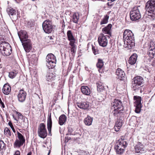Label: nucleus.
I'll list each match as a JSON object with an SVG mask.
<instances>
[{"instance_id": "nucleus-1", "label": "nucleus", "mask_w": 155, "mask_h": 155, "mask_svg": "<svg viewBox=\"0 0 155 155\" xmlns=\"http://www.w3.org/2000/svg\"><path fill=\"white\" fill-rule=\"evenodd\" d=\"M111 104L112 108L114 109L112 113L114 116L118 117L123 114L124 106L120 100L115 99L112 101Z\"/></svg>"}, {"instance_id": "nucleus-2", "label": "nucleus", "mask_w": 155, "mask_h": 155, "mask_svg": "<svg viewBox=\"0 0 155 155\" xmlns=\"http://www.w3.org/2000/svg\"><path fill=\"white\" fill-rule=\"evenodd\" d=\"M145 8V15L153 17V15H155V0H149L146 3Z\"/></svg>"}, {"instance_id": "nucleus-3", "label": "nucleus", "mask_w": 155, "mask_h": 155, "mask_svg": "<svg viewBox=\"0 0 155 155\" xmlns=\"http://www.w3.org/2000/svg\"><path fill=\"white\" fill-rule=\"evenodd\" d=\"M12 49L9 44L4 41L0 44V52L4 56H8L12 53Z\"/></svg>"}, {"instance_id": "nucleus-4", "label": "nucleus", "mask_w": 155, "mask_h": 155, "mask_svg": "<svg viewBox=\"0 0 155 155\" xmlns=\"http://www.w3.org/2000/svg\"><path fill=\"white\" fill-rule=\"evenodd\" d=\"M46 79L48 84L51 85L52 88H55L57 81L59 79L53 73L48 72L46 75Z\"/></svg>"}, {"instance_id": "nucleus-5", "label": "nucleus", "mask_w": 155, "mask_h": 155, "mask_svg": "<svg viewBox=\"0 0 155 155\" xmlns=\"http://www.w3.org/2000/svg\"><path fill=\"white\" fill-rule=\"evenodd\" d=\"M46 65L49 69H53L55 66L56 60L55 56L52 54H48L46 57Z\"/></svg>"}, {"instance_id": "nucleus-6", "label": "nucleus", "mask_w": 155, "mask_h": 155, "mask_svg": "<svg viewBox=\"0 0 155 155\" xmlns=\"http://www.w3.org/2000/svg\"><path fill=\"white\" fill-rule=\"evenodd\" d=\"M68 41H70L71 53L74 56L76 51L77 46L75 44L76 39L74 37L71 31L68 30Z\"/></svg>"}, {"instance_id": "nucleus-7", "label": "nucleus", "mask_w": 155, "mask_h": 155, "mask_svg": "<svg viewBox=\"0 0 155 155\" xmlns=\"http://www.w3.org/2000/svg\"><path fill=\"white\" fill-rule=\"evenodd\" d=\"M133 80L134 83L133 84L132 87L133 90L136 91L140 89L143 81V78L140 76H137L134 78Z\"/></svg>"}, {"instance_id": "nucleus-8", "label": "nucleus", "mask_w": 155, "mask_h": 155, "mask_svg": "<svg viewBox=\"0 0 155 155\" xmlns=\"http://www.w3.org/2000/svg\"><path fill=\"white\" fill-rule=\"evenodd\" d=\"M18 139H16L14 143V148H19L25 143V137L18 131H17Z\"/></svg>"}, {"instance_id": "nucleus-9", "label": "nucleus", "mask_w": 155, "mask_h": 155, "mask_svg": "<svg viewBox=\"0 0 155 155\" xmlns=\"http://www.w3.org/2000/svg\"><path fill=\"white\" fill-rule=\"evenodd\" d=\"M130 18L132 21L137 20L141 18V15L138 7L134 8L130 12Z\"/></svg>"}, {"instance_id": "nucleus-10", "label": "nucleus", "mask_w": 155, "mask_h": 155, "mask_svg": "<svg viewBox=\"0 0 155 155\" xmlns=\"http://www.w3.org/2000/svg\"><path fill=\"white\" fill-rule=\"evenodd\" d=\"M127 39H124V46L129 49L135 46V38L133 33Z\"/></svg>"}, {"instance_id": "nucleus-11", "label": "nucleus", "mask_w": 155, "mask_h": 155, "mask_svg": "<svg viewBox=\"0 0 155 155\" xmlns=\"http://www.w3.org/2000/svg\"><path fill=\"white\" fill-rule=\"evenodd\" d=\"M38 136L41 138H45L47 136V132L45 125L43 123L39 124L38 129Z\"/></svg>"}, {"instance_id": "nucleus-12", "label": "nucleus", "mask_w": 155, "mask_h": 155, "mask_svg": "<svg viewBox=\"0 0 155 155\" xmlns=\"http://www.w3.org/2000/svg\"><path fill=\"white\" fill-rule=\"evenodd\" d=\"M42 25L44 31L46 33H51L53 30V26L51 22L49 20L45 21L43 23Z\"/></svg>"}, {"instance_id": "nucleus-13", "label": "nucleus", "mask_w": 155, "mask_h": 155, "mask_svg": "<svg viewBox=\"0 0 155 155\" xmlns=\"http://www.w3.org/2000/svg\"><path fill=\"white\" fill-rule=\"evenodd\" d=\"M149 48L147 54L150 58H149V61L155 56V44L153 42H151L149 45Z\"/></svg>"}, {"instance_id": "nucleus-14", "label": "nucleus", "mask_w": 155, "mask_h": 155, "mask_svg": "<svg viewBox=\"0 0 155 155\" xmlns=\"http://www.w3.org/2000/svg\"><path fill=\"white\" fill-rule=\"evenodd\" d=\"M107 35H104V34H101L98 38V41L100 46L103 47H106L108 43Z\"/></svg>"}, {"instance_id": "nucleus-15", "label": "nucleus", "mask_w": 155, "mask_h": 155, "mask_svg": "<svg viewBox=\"0 0 155 155\" xmlns=\"http://www.w3.org/2000/svg\"><path fill=\"white\" fill-rule=\"evenodd\" d=\"M18 35L22 43L29 40L27 32L25 30H21L18 32Z\"/></svg>"}, {"instance_id": "nucleus-16", "label": "nucleus", "mask_w": 155, "mask_h": 155, "mask_svg": "<svg viewBox=\"0 0 155 155\" xmlns=\"http://www.w3.org/2000/svg\"><path fill=\"white\" fill-rule=\"evenodd\" d=\"M127 143L125 139H119L118 141L116 143L115 146V148H123L124 149L126 147Z\"/></svg>"}, {"instance_id": "nucleus-17", "label": "nucleus", "mask_w": 155, "mask_h": 155, "mask_svg": "<svg viewBox=\"0 0 155 155\" xmlns=\"http://www.w3.org/2000/svg\"><path fill=\"white\" fill-rule=\"evenodd\" d=\"M26 95V92L24 90L21 89L19 90L17 95L18 101L21 102L24 101L25 100Z\"/></svg>"}, {"instance_id": "nucleus-18", "label": "nucleus", "mask_w": 155, "mask_h": 155, "mask_svg": "<svg viewBox=\"0 0 155 155\" xmlns=\"http://www.w3.org/2000/svg\"><path fill=\"white\" fill-rule=\"evenodd\" d=\"M116 74L118 76V78L120 80L124 81L126 79L124 72L120 68H118L116 70Z\"/></svg>"}, {"instance_id": "nucleus-19", "label": "nucleus", "mask_w": 155, "mask_h": 155, "mask_svg": "<svg viewBox=\"0 0 155 155\" xmlns=\"http://www.w3.org/2000/svg\"><path fill=\"white\" fill-rule=\"evenodd\" d=\"M135 151L136 153H144L145 152L144 147L140 142H138L137 144L135 146Z\"/></svg>"}, {"instance_id": "nucleus-20", "label": "nucleus", "mask_w": 155, "mask_h": 155, "mask_svg": "<svg viewBox=\"0 0 155 155\" xmlns=\"http://www.w3.org/2000/svg\"><path fill=\"white\" fill-rule=\"evenodd\" d=\"M25 42L22 43L24 49L26 52H29L32 48V44L31 40L29 39Z\"/></svg>"}, {"instance_id": "nucleus-21", "label": "nucleus", "mask_w": 155, "mask_h": 155, "mask_svg": "<svg viewBox=\"0 0 155 155\" xmlns=\"http://www.w3.org/2000/svg\"><path fill=\"white\" fill-rule=\"evenodd\" d=\"M78 107L84 110L87 109L89 106V103L87 101L78 102L77 103Z\"/></svg>"}, {"instance_id": "nucleus-22", "label": "nucleus", "mask_w": 155, "mask_h": 155, "mask_svg": "<svg viewBox=\"0 0 155 155\" xmlns=\"http://www.w3.org/2000/svg\"><path fill=\"white\" fill-rule=\"evenodd\" d=\"M11 91V87L8 83L5 84L3 86L2 91L4 94H9Z\"/></svg>"}, {"instance_id": "nucleus-23", "label": "nucleus", "mask_w": 155, "mask_h": 155, "mask_svg": "<svg viewBox=\"0 0 155 155\" xmlns=\"http://www.w3.org/2000/svg\"><path fill=\"white\" fill-rule=\"evenodd\" d=\"M52 120L51 117V114L50 113L48 115L47 119V127L49 132V133L51 134V128L52 127Z\"/></svg>"}, {"instance_id": "nucleus-24", "label": "nucleus", "mask_w": 155, "mask_h": 155, "mask_svg": "<svg viewBox=\"0 0 155 155\" xmlns=\"http://www.w3.org/2000/svg\"><path fill=\"white\" fill-rule=\"evenodd\" d=\"M82 93L84 94L89 96L91 94V91L90 88L87 86H82L81 87Z\"/></svg>"}, {"instance_id": "nucleus-25", "label": "nucleus", "mask_w": 155, "mask_h": 155, "mask_svg": "<svg viewBox=\"0 0 155 155\" xmlns=\"http://www.w3.org/2000/svg\"><path fill=\"white\" fill-rule=\"evenodd\" d=\"M137 58V55L136 54H133L130 57L128 60V62L130 64H134L136 63Z\"/></svg>"}, {"instance_id": "nucleus-26", "label": "nucleus", "mask_w": 155, "mask_h": 155, "mask_svg": "<svg viewBox=\"0 0 155 155\" xmlns=\"http://www.w3.org/2000/svg\"><path fill=\"white\" fill-rule=\"evenodd\" d=\"M112 27V25L111 24H108L107 26L103 28L102 31L103 33L110 35L111 33V30Z\"/></svg>"}, {"instance_id": "nucleus-27", "label": "nucleus", "mask_w": 155, "mask_h": 155, "mask_svg": "<svg viewBox=\"0 0 155 155\" xmlns=\"http://www.w3.org/2000/svg\"><path fill=\"white\" fill-rule=\"evenodd\" d=\"M66 116L64 114L61 115L59 118L58 123L60 125L64 124L66 120Z\"/></svg>"}, {"instance_id": "nucleus-28", "label": "nucleus", "mask_w": 155, "mask_h": 155, "mask_svg": "<svg viewBox=\"0 0 155 155\" xmlns=\"http://www.w3.org/2000/svg\"><path fill=\"white\" fill-rule=\"evenodd\" d=\"M104 65V62L103 60L101 59H98L97 62L96 64V66L97 68L99 69L98 71L100 72H101V71Z\"/></svg>"}, {"instance_id": "nucleus-29", "label": "nucleus", "mask_w": 155, "mask_h": 155, "mask_svg": "<svg viewBox=\"0 0 155 155\" xmlns=\"http://www.w3.org/2000/svg\"><path fill=\"white\" fill-rule=\"evenodd\" d=\"M133 33L132 31L130 30H125L123 33V35L124 40V39H127V38H129V37H130L131 35H132Z\"/></svg>"}, {"instance_id": "nucleus-30", "label": "nucleus", "mask_w": 155, "mask_h": 155, "mask_svg": "<svg viewBox=\"0 0 155 155\" xmlns=\"http://www.w3.org/2000/svg\"><path fill=\"white\" fill-rule=\"evenodd\" d=\"M93 118L89 116H87L84 119V122L86 125L90 126L91 124Z\"/></svg>"}, {"instance_id": "nucleus-31", "label": "nucleus", "mask_w": 155, "mask_h": 155, "mask_svg": "<svg viewBox=\"0 0 155 155\" xmlns=\"http://www.w3.org/2000/svg\"><path fill=\"white\" fill-rule=\"evenodd\" d=\"M79 15L78 13L73 14L71 17L72 19L71 20H72L74 22L77 23L79 18Z\"/></svg>"}, {"instance_id": "nucleus-32", "label": "nucleus", "mask_w": 155, "mask_h": 155, "mask_svg": "<svg viewBox=\"0 0 155 155\" xmlns=\"http://www.w3.org/2000/svg\"><path fill=\"white\" fill-rule=\"evenodd\" d=\"M134 99L135 101L134 102L135 105H141V97L135 96L134 97Z\"/></svg>"}, {"instance_id": "nucleus-33", "label": "nucleus", "mask_w": 155, "mask_h": 155, "mask_svg": "<svg viewBox=\"0 0 155 155\" xmlns=\"http://www.w3.org/2000/svg\"><path fill=\"white\" fill-rule=\"evenodd\" d=\"M18 73V71L13 70L9 73L8 76L9 78L13 79L16 77Z\"/></svg>"}, {"instance_id": "nucleus-34", "label": "nucleus", "mask_w": 155, "mask_h": 155, "mask_svg": "<svg viewBox=\"0 0 155 155\" xmlns=\"http://www.w3.org/2000/svg\"><path fill=\"white\" fill-rule=\"evenodd\" d=\"M68 142V137H65L64 143V153L65 154L67 153H68V146L67 143Z\"/></svg>"}, {"instance_id": "nucleus-35", "label": "nucleus", "mask_w": 155, "mask_h": 155, "mask_svg": "<svg viewBox=\"0 0 155 155\" xmlns=\"http://www.w3.org/2000/svg\"><path fill=\"white\" fill-rule=\"evenodd\" d=\"M4 134L7 137L9 138L12 135L10 130L7 127H6L4 130Z\"/></svg>"}, {"instance_id": "nucleus-36", "label": "nucleus", "mask_w": 155, "mask_h": 155, "mask_svg": "<svg viewBox=\"0 0 155 155\" xmlns=\"http://www.w3.org/2000/svg\"><path fill=\"white\" fill-rule=\"evenodd\" d=\"M109 18V16L106 15L104 16V18L102 19L100 22V25H102L107 24Z\"/></svg>"}, {"instance_id": "nucleus-37", "label": "nucleus", "mask_w": 155, "mask_h": 155, "mask_svg": "<svg viewBox=\"0 0 155 155\" xmlns=\"http://www.w3.org/2000/svg\"><path fill=\"white\" fill-rule=\"evenodd\" d=\"M14 112L16 114L17 116V118H14V116H13V117L15 120L18 121L19 119H22L24 117V116L15 110Z\"/></svg>"}, {"instance_id": "nucleus-38", "label": "nucleus", "mask_w": 155, "mask_h": 155, "mask_svg": "<svg viewBox=\"0 0 155 155\" xmlns=\"http://www.w3.org/2000/svg\"><path fill=\"white\" fill-rule=\"evenodd\" d=\"M6 149V144L3 140H0V151H5Z\"/></svg>"}, {"instance_id": "nucleus-39", "label": "nucleus", "mask_w": 155, "mask_h": 155, "mask_svg": "<svg viewBox=\"0 0 155 155\" xmlns=\"http://www.w3.org/2000/svg\"><path fill=\"white\" fill-rule=\"evenodd\" d=\"M7 12L9 15H13L16 14L15 10L13 9L11 7H10L7 8Z\"/></svg>"}, {"instance_id": "nucleus-40", "label": "nucleus", "mask_w": 155, "mask_h": 155, "mask_svg": "<svg viewBox=\"0 0 155 155\" xmlns=\"http://www.w3.org/2000/svg\"><path fill=\"white\" fill-rule=\"evenodd\" d=\"M122 124V120L121 119H117V121L115 123L116 127L118 129H120Z\"/></svg>"}, {"instance_id": "nucleus-41", "label": "nucleus", "mask_w": 155, "mask_h": 155, "mask_svg": "<svg viewBox=\"0 0 155 155\" xmlns=\"http://www.w3.org/2000/svg\"><path fill=\"white\" fill-rule=\"evenodd\" d=\"M97 90L98 91H102L104 89V86L101 83L99 84H97Z\"/></svg>"}, {"instance_id": "nucleus-42", "label": "nucleus", "mask_w": 155, "mask_h": 155, "mask_svg": "<svg viewBox=\"0 0 155 155\" xmlns=\"http://www.w3.org/2000/svg\"><path fill=\"white\" fill-rule=\"evenodd\" d=\"M115 149L117 153V154H122L124 151V149H123V148H115Z\"/></svg>"}, {"instance_id": "nucleus-43", "label": "nucleus", "mask_w": 155, "mask_h": 155, "mask_svg": "<svg viewBox=\"0 0 155 155\" xmlns=\"http://www.w3.org/2000/svg\"><path fill=\"white\" fill-rule=\"evenodd\" d=\"M136 107L135 112L137 113H139L140 111L141 108V105H134Z\"/></svg>"}, {"instance_id": "nucleus-44", "label": "nucleus", "mask_w": 155, "mask_h": 155, "mask_svg": "<svg viewBox=\"0 0 155 155\" xmlns=\"http://www.w3.org/2000/svg\"><path fill=\"white\" fill-rule=\"evenodd\" d=\"M92 50L94 55H96L99 53V51L96 47L92 46Z\"/></svg>"}, {"instance_id": "nucleus-45", "label": "nucleus", "mask_w": 155, "mask_h": 155, "mask_svg": "<svg viewBox=\"0 0 155 155\" xmlns=\"http://www.w3.org/2000/svg\"><path fill=\"white\" fill-rule=\"evenodd\" d=\"M73 131V129L71 128H68V135L73 134L72 132Z\"/></svg>"}, {"instance_id": "nucleus-46", "label": "nucleus", "mask_w": 155, "mask_h": 155, "mask_svg": "<svg viewBox=\"0 0 155 155\" xmlns=\"http://www.w3.org/2000/svg\"><path fill=\"white\" fill-rule=\"evenodd\" d=\"M8 125L11 127V128L14 127L11 121H10L8 123Z\"/></svg>"}, {"instance_id": "nucleus-47", "label": "nucleus", "mask_w": 155, "mask_h": 155, "mask_svg": "<svg viewBox=\"0 0 155 155\" xmlns=\"http://www.w3.org/2000/svg\"><path fill=\"white\" fill-rule=\"evenodd\" d=\"M66 71V70L64 71V70H63L62 71V73L64 74V75L65 76H67L68 74V71H67V72L66 74H65V72Z\"/></svg>"}, {"instance_id": "nucleus-48", "label": "nucleus", "mask_w": 155, "mask_h": 155, "mask_svg": "<svg viewBox=\"0 0 155 155\" xmlns=\"http://www.w3.org/2000/svg\"><path fill=\"white\" fill-rule=\"evenodd\" d=\"M20 152L19 150H17L15 151V154L14 155H20Z\"/></svg>"}, {"instance_id": "nucleus-49", "label": "nucleus", "mask_w": 155, "mask_h": 155, "mask_svg": "<svg viewBox=\"0 0 155 155\" xmlns=\"http://www.w3.org/2000/svg\"><path fill=\"white\" fill-rule=\"evenodd\" d=\"M111 2H109L107 3V5H108L109 6H111L113 5L112 4H111Z\"/></svg>"}, {"instance_id": "nucleus-50", "label": "nucleus", "mask_w": 155, "mask_h": 155, "mask_svg": "<svg viewBox=\"0 0 155 155\" xmlns=\"http://www.w3.org/2000/svg\"><path fill=\"white\" fill-rule=\"evenodd\" d=\"M2 66L1 64H0V72L2 71Z\"/></svg>"}, {"instance_id": "nucleus-51", "label": "nucleus", "mask_w": 155, "mask_h": 155, "mask_svg": "<svg viewBox=\"0 0 155 155\" xmlns=\"http://www.w3.org/2000/svg\"><path fill=\"white\" fill-rule=\"evenodd\" d=\"M114 129H115V131H118L119 129H118L117 130V127H116V126L115 125V126H114Z\"/></svg>"}, {"instance_id": "nucleus-52", "label": "nucleus", "mask_w": 155, "mask_h": 155, "mask_svg": "<svg viewBox=\"0 0 155 155\" xmlns=\"http://www.w3.org/2000/svg\"><path fill=\"white\" fill-rule=\"evenodd\" d=\"M13 131V132L14 133H15L16 132L14 128V127L12 128H11Z\"/></svg>"}, {"instance_id": "nucleus-53", "label": "nucleus", "mask_w": 155, "mask_h": 155, "mask_svg": "<svg viewBox=\"0 0 155 155\" xmlns=\"http://www.w3.org/2000/svg\"><path fill=\"white\" fill-rule=\"evenodd\" d=\"M56 99L57 98H56V99L54 100L53 104H54L56 102V101L57 100V99Z\"/></svg>"}, {"instance_id": "nucleus-54", "label": "nucleus", "mask_w": 155, "mask_h": 155, "mask_svg": "<svg viewBox=\"0 0 155 155\" xmlns=\"http://www.w3.org/2000/svg\"><path fill=\"white\" fill-rule=\"evenodd\" d=\"M32 153L30 151L27 154V155H31Z\"/></svg>"}, {"instance_id": "nucleus-55", "label": "nucleus", "mask_w": 155, "mask_h": 155, "mask_svg": "<svg viewBox=\"0 0 155 155\" xmlns=\"http://www.w3.org/2000/svg\"><path fill=\"white\" fill-rule=\"evenodd\" d=\"M51 147L50 148V150H49V152H48V155H49V154L50 153V152H51Z\"/></svg>"}, {"instance_id": "nucleus-56", "label": "nucleus", "mask_w": 155, "mask_h": 155, "mask_svg": "<svg viewBox=\"0 0 155 155\" xmlns=\"http://www.w3.org/2000/svg\"><path fill=\"white\" fill-rule=\"evenodd\" d=\"M42 147L44 148H45L46 147V146L45 145H42Z\"/></svg>"}, {"instance_id": "nucleus-57", "label": "nucleus", "mask_w": 155, "mask_h": 155, "mask_svg": "<svg viewBox=\"0 0 155 155\" xmlns=\"http://www.w3.org/2000/svg\"><path fill=\"white\" fill-rule=\"evenodd\" d=\"M108 1H110L112 2L114 1V0H108Z\"/></svg>"}, {"instance_id": "nucleus-58", "label": "nucleus", "mask_w": 155, "mask_h": 155, "mask_svg": "<svg viewBox=\"0 0 155 155\" xmlns=\"http://www.w3.org/2000/svg\"><path fill=\"white\" fill-rule=\"evenodd\" d=\"M153 27H154V28H155V24H153Z\"/></svg>"}, {"instance_id": "nucleus-59", "label": "nucleus", "mask_w": 155, "mask_h": 155, "mask_svg": "<svg viewBox=\"0 0 155 155\" xmlns=\"http://www.w3.org/2000/svg\"><path fill=\"white\" fill-rule=\"evenodd\" d=\"M67 36H68V31L67 32Z\"/></svg>"}, {"instance_id": "nucleus-60", "label": "nucleus", "mask_w": 155, "mask_h": 155, "mask_svg": "<svg viewBox=\"0 0 155 155\" xmlns=\"http://www.w3.org/2000/svg\"><path fill=\"white\" fill-rule=\"evenodd\" d=\"M19 131L20 132H21V130L20 129H19Z\"/></svg>"}, {"instance_id": "nucleus-61", "label": "nucleus", "mask_w": 155, "mask_h": 155, "mask_svg": "<svg viewBox=\"0 0 155 155\" xmlns=\"http://www.w3.org/2000/svg\"><path fill=\"white\" fill-rule=\"evenodd\" d=\"M22 122H21V124L22 125Z\"/></svg>"}, {"instance_id": "nucleus-62", "label": "nucleus", "mask_w": 155, "mask_h": 155, "mask_svg": "<svg viewBox=\"0 0 155 155\" xmlns=\"http://www.w3.org/2000/svg\"><path fill=\"white\" fill-rule=\"evenodd\" d=\"M70 139V138H69L68 137V140H69Z\"/></svg>"}]
</instances>
